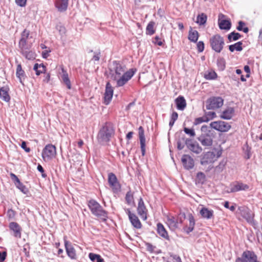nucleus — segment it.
<instances>
[{
    "label": "nucleus",
    "mask_w": 262,
    "mask_h": 262,
    "mask_svg": "<svg viewBox=\"0 0 262 262\" xmlns=\"http://www.w3.org/2000/svg\"><path fill=\"white\" fill-rule=\"evenodd\" d=\"M217 74L214 71H211L205 74L204 78L206 80H214L217 78Z\"/></svg>",
    "instance_id": "51"
},
{
    "label": "nucleus",
    "mask_w": 262,
    "mask_h": 262,
    "mask_svg": "<svg viewBox=\"0 0 262 262\" xmlns=\"http://www.w3.org/2000/svg\"><path fill=\"white\" fill-rule=\"evenodd\" d=\"M109 185L112 188L113 191L114 193H118L121 190V185L119 182L114 183L113 184L111 183L109 184Z\"/></svg>",
    "instance_id": "52"
},
{
    "label": "nucleus",
    "mask_w": 262,
    "mask_h": 262,
    "mask_svg": "<svg viewBox=\"0 0 262 262\" xmlns=\"http://www.w3.org/2000/svg\"><path fill=\"white\" fill-rule=\"evenodd\" d=\"M196 46L198 52L201 53L204 50V43L203 41L198 42Z\"/></svg>",
    "instance_id": "59"
},
{
    "label": "nucleus",
    "mask_w": 262,
    "mask_h": 262,
    "mask_svg": "<svg viewBox=\"0 0 262 262\" xmlns=\"http://www.w3.org/2000/svg\"><path fill=\"white\" fill-rule=\"evenodd\" d=\"M205 115L204 116L206 117L209 119V121L213 119L216 117V114L214 112H205Z\"/></svg>",
    "instance_id": "60"
},
{
    "label": "nucleus",
    "mask_w": 262,
    "mask_h": 262,
    "mask_svg": "<svg viewBox=\"0 0 262 262\" xmlns=\"http://www.w3.org/2000/svg\"><path fill=\"white\" fill-rule=\"evenodd\" d=\"M124 210L128 215L129 220L132 226L136 229L141 228L142 224L138 216L135 214L132 213L128 208H125Z\"/></svg>",
    "instance_id": "15"
},
{
    "label": "nucleus",
    "mask_w": 262,
    "mask_h": 262,
    "mask_svg": "<svg viewBox=\"0 0 262 262\" xmlns=\"http://www.w3.org/2000/svg\"><path fill=\"white\" fill-rule=\"evenodd\" d=\"M115 134V130L111 123L106 122L99 130L98 135V142L101 144H104L110 141L112 137Z\"/></svg>",
    "instance_id": "1"
},
{
    "label": "nucleus",
    "mask_w": 262,
    "mask_h": 262,
    "mask_svg": "<svg viewBox=\"0 0 262 262\" xmlns=\"http://www.w3.org/2000/svg\"><path fill=\"white\" fill-rule=\"evenodd\" d=\"M69 0H56L55 7L60 12H65L68 7Z\"/></svg>",
    "instance_id": "24"
},
{
    "label": "nucleus",
    "mask_w": 262,
    "mask_h": 262,
    "mask_svg": "<svg viewBox=\"0 0 262 262\" xmlns=\"http://www.w3.org/2000/svg\"><path fill=\"white\" fill-rule=\"evenodd\" d=\"M242 41H238L234 44L229 46V50L230 52H233L234 51H241L243 50Z\"/></svg>",
    "instance_id": "39"
},
{
    "label": "nucleus",
    "mask_w": 262,
    "mask_h": 262,
    "mask_svg": "<svg viewBox=\"0 0 262 262\" xmlns=\"http://www.w3.org/2000/svg\"><path fill=\"white\" fill-rule=\"evenodd\" d=\"M10 176L11 180L14 182L15 185L17 184L18 183L20 182V180L18 179L17 176L16 174H15L14 173H12V172L10 173Z\"/></svg>",
    "instance_id": "61"
},
{
    "label": "nucleus",
    "mask_w": 262,
    "mask_h": 262,
    "mask_svg": "<svg viewBox=\"0 0 262 262\" xmlns=\"http://www.w3.org/2000/svg\"><path fill=\"white\" fill-rule=\"evenodd\" d=\"M236 29L238 31H243L245 33H247L249 31V28L246 26V23L242 20H239L238 22Z\"/></svg>",
    "instance_id": "43"
},
{
    "label": "nucleus",
    "mask_w": 262,
    "mask_h": 262,
    "mask_svg": "<svg viewBox=\"0 0 262 262\" xmlns=\"http://www.w3.org/2000/svg\"><path fill=\"white\" fill-rule=\"evenodd\" d=\"M21 54L25 57L27 59L30 60H33L36 58V54L35 51L30 50L31 48L30 46H27L24 47H19Z\"/></svg>",
    "instance_id": "18"
},
{
    "label": "nucleus",
    "mask_w": 262,
    "mask_h": 262,
    "mask_svg": "<svg viewBox=\"0 0 262 262\" xmlns=\"http://www.w3.org/2000/svg\"><path fill=\"white\" fill-rule=\"evenodd\" d=\"M210 126L211 128H213L220 132H227L231 127L229 123L223 121L212 122L210 124Z\"/></svg>",
    "instance_id": "11"
},
{
    "label": "nucleus",
    "mask_w": 262,
    "mask_h": 262,
    "mask_svg": "<svg viewBox=\"0 0 262 262\" xmlns=\"http://www.w3.org/2000/svg\"><path fill=\"white\" fill-rule=\"evenodd\" d=\"M27 0H15L16 4L21 7L26 6Z\"/></svg>",
    "instance_id": "63"
},
{
    "label": "nucleus",
    "mask_w": 262,
    "mask_h": 262,
    "mask_svg": "<svg viewBox=\"0 0 262 262\" xmlns=\"http://www.w3.org/2000/svg\"><path fill=\"white\" fill-rule=\"evenodd\" d=\"M217 66L221 71H224L226 68V61L223 57H219L216 61Z\"/></svg>",
    "instance_id": "46"
},
{
    "label": "nucleus",
    "mask_w": 262,
    "mask_h": 262,
    "mask_svg": "<svg viewBox=\"0 0 262 262\" xmlns=\"http://www.w3.org/2000/svg\"><path fill=\"white\" fill-rule=\"evenodd\" d=\"M117 182H118V181L117 177L114 173L110 172L108 174V184L112 183L113 184L114 183H116Z\"/></svg>",
    "instance_id": "53"
},
{
    "label": "nucleus",
    "mask_w": 262,
    "mask_h": 262,
    "mask_svg": "<svg viewBox=\"0 0 262 262\" xmlns=\"http://www.w3.org/2000/svg\"><path fill=\"white\" fill-rule=\"evenodd\" d=\"M218 25L221 30H229L231 27V23L230 19L218 20Z\"/></svg>",
    "instance_id": "33"
},
{
    "label": "nucleus",
    "mask_w": 262,
    "mask_h": 262,
    "mask_svg": "<svg viewBox=\"0 0 262 262\" xmlns=\"http://www.w3.org/2000/svg\"><path fill=\"white\" fill-rule=\"evenodd\" d=\"M139 137L141 146L142 156H144L145 154V138L144 136V130L142 126H140L138 128Z\"/></svg>",
    "instance_id": "22"
},
{
    "label": "nucleus",
    "mask_w": 262,
    "mask_h": 262,
    "mask_svg": "<svg viewBox=\"0 0 262 262\" xmlns=\"http://www.w3.org/2000/svg\"><path fill=\"white\" fill-rule=\"evenodd\" d=\"M222 154V149L215 147L211 150L203 152L200 157V163L203 166L213 163L221 156Z\"/></svg>",
    "instance_id": "2"
},
{
    "label": "nucleus",
    "mask_w": 262,
    "mask_h": 262,
    "mask_svg": "<svg viewBox=\"0 0 262 262\" xmlns=\"http://www.w3.org/2000/svg\"><path fill=\"white\" fill-rule=\"evenodd\" d=\"M126 67L121 61L114 60L112 61L111 67L109 68L110 74L113 73L115 75L120 76L122 73H124Z\"/></svg>",
    "instance_id": "10"
},
{
    "label": "nucleus",
    "mask_w": 262,
    "mask_h": 262,
    "mask_svg": "<svg viewBox=\"0 0 262 262\" xmlns=\"http://www.w3.org/2000/svg\"><path fill=\"white\" fill-rule=\"evenodd\" d=\"M145 246L146 248V250L149 252L152 253H155L156 254H159L161 253V251L159 250V251H157L156 252L154 251L155 249L156 248V246H153L151 244L149 243H145Z\"/></svg>",
    "instance_id": "47"
},
{
    "label": "nucleus",
    "mask_w": 262,
    "mask_h": 262,
    "mask_svg": "<svg viewBox=\"0 0 262 262\" xmlns=\"http://www.w3.org/2000/svg\"><path fill=\"white\" fill-rule=\"evenodd\" d=\"M136 71V69L132 68L124 72L118 79L117 76L114 73L112 74L111 77L113 80L116 81V87H121L124 85L134 76Z\"/></svg>",
    "instance_id": "4"
},
{
    "label": "nucleus",
    "mask_w": 262,
    "mask_h": 262,
    "mask_svg": "<svg viewBox=\"0 0 262 262\" xmlns=\"http://www.w3.org/2000/svg\"><path fill=\"white\" fill-rule=\"evenodd\" d=\"M209 121V119L205 116H203L201 117H198L195 119L194 121L193 122L194 125H199L203 122H207Z\"/></svg>",
    "instance_id": "50"
},
{
    "label": "nucleus",
    "mask_w": 262,
    "mask_h": 262,
    "mask_svg": "<svg viewBox=\"0 0 262 262\" xmlns=\"http://www.w3.org/2000/svg\"><path fill=\"white\" fill-rule=\"evenodd\" d=\"M241 216L250 225L255 229L257 225V222L254 220V213L248 207H240L238 208Z\"/></svg>",
    "instance_id": "7"
},
{
    "label": "nucleus",
    "mask_w": 262,
    "mask_h": 262,
    "mask_svg": "<svg viewBox=\"0 0 262 262\" xmlns=\"http://www.w3.org/2000/svg\"><path fill=\"white\" fill-rule=\"evenodd\" d=\"M187 147L188 149L196 154H200L203 150L199 144L196 141H194L192 139H191V141L189 142Z\"/></svg>",
    "instance_id": "25"
},
{
    "label": "nucleus",
    "mask_w": 262,
    "mask_h": 262,
    "mask_svg": "<svg viewBox=\"0 0 262 262\" xmlns=\"http://www.w3.org/2000/svg\"><path fill=\"white\" fill-rule=\"evenodd\" d=\"M29 249L30 246L29 244L28 243L26 244L23 246V251L25 253V256L27 257H29L30 256Z\"/></svg>",
    "instance_id": "57"
},
{
    "label": "nucleus",
    "mask_w": 262,
    "mask_h": 262,
    "mask_svg": "<svg viewBox=\"0 0 262 262\" xmlns=\"http://www.w3.org/2000/svg\"><path fill=\"white\" fill-rule=\"evenodd\" d=\"M184 133L190 136V137H194L195 135V133L193 128H189L188 127H184Z\"/></svg>",
    "instance_id": "54"
},
{
    "label": "nucleus",
    "mask_w": 262,
    "mask_h": 262,
    "mask_svg": "<svg viewBox=\"0 0 262 262\" xmlns=\"http://www.w3.org/2000/svg\"><path fill=\"white\" fill-rule=\"evenodd\" d=\"M138 214L143 220L147 219V209L142 198H140L137 207Z\"/></svg>",
    "instance_id": "21"
},
{
    "label": "nucleus",
    "mask_w": 262,
    "mask_h": 262,
    "mask_svg": "<svg viewBox=\"0 0 262 262\" xmlns=\"http://www.w3.org/2000/svg\"><path fill=\"white\" fill-rule=\"evenodd\" d=\"M9 91V88L8 86L0 87V98L6 102L10 100Z\"/></svg>",
    "instance_id": "29"
},
{
    "label": "nucleus",
    "mask_w": 262,
    "mask_h": 262,
    "mask_svg": "<svg viewBox=\"0 0 262 262\" xmlns=\"http://www.w3.org/2000/svg\"><path fill=\"white\" fill-rule=\"evenodd\" d=\"M207 18V15L205 13H202L197 16L196 23L201 26L204 25L206 23Z\"/></svg>",
    "instance_id": "44"
},
{
    "label": "nucleus",
    "mask_w": 262,
    "mask_h": 262,
    "mask_svg": "<svg viewBox=\"0 0 262 262\" xmlns=\"http://www.w3.org/2000/svg\"><path fill=\"white\" fill-rule=\"evenodd\" d=\"M227 161V160L226 159H222L219 163V165L215 167V170L219 172L222 171L226 165Z\"/></svg>",
    "instance_id": "48"
},
{
    "label": "nucleus",
    "mask_w": 262,
    "mask_h": 262,
    "mask_svg": "<svg viewBox=\"0 0 262 262\" xmlns=\"http://www.w3.org/2000/svg\"><path fill=\"white\" fill-rule=\"evenodd\" d=\"M9 228L10 231L13 232L12 235L18 238L21 237V227L19 225L15 222H10L9 224Z\"/></svg>",
    "instance_id": "20"
},
{
    "label": "nucleus",
    "mask_w": 262,
    "mask_h": 262,
    "mask_svg": "<svg viewBox=\"0 0 262 262\" xmlns=\"http://www.w3.org/2000/svg\"><path fill=\"white\" fill-rule=\"evenodd\" d=\"M20 146L26 152H29L31 150L30 148L27 147V142L25 141H22Z\"/></svg>",
    "instance_id": "62"
},
{
    "label": "nucleus",
    "mask_w": 262,
    "mask_h": 262,
    "mask_svg": "<svg viewBox=\"0 0 262 262\" xmlns=\"http://www.w3.org/2000/svg\"><path fill=\"white\" fill-rule=\"evenodd\" d=\"M56 155V149L55 146L51 144H48L43 148L41 156L43 160L46 161L51 160L55 157Z\"/></svg>",
    "instance_id": "9"
},
{
    "label": "nucleus",
    "mask_w": 262,
    "mask_h": 262,
    "mask_svg": "<svg viewBox=\"0 0 262 262\" xmlns=\"http://www.w3.org/2000/svg\"><path fill=\"white\" fill-rule=\"evenodd\" d=\"M189 220V226H185L183 227V230L187 234H189L191 232L194 227L195 224L194 218L192 213H189L188 215Z\"/></svg>",
    "instance_id": "23"
},
{
    "label": "nucleus",
    "mask_w": 262,
    "mask_h": 262,
    "mask_svg": "<svg viewBox=\"0 0 262 262\" xmlns=\"http://www.w3.org/2000/svg\"><path fill=\"white\" fill-rule=\"evenodd\" d=\"M125 200L127 205H135V201L134 199V193L132 192L130 189L125 194Z\"/></svg>",
    "instance_id": "40"
},
{
    "label": "nucleus",
    "mask_w": 262,
    "mask_h": 262,
    "mask_svg": "<svg viewBox=\"0 0 262 262\" xmlns=\"http://www.w3.org/2000/svg\"><path fill=\"white\" fill-rule=\"evenodd\" d=\"M61 71L62 72L61 78L62 82L66 85L67 88L69 90L71 89L72 85L71 83V81L69 78V75L67 71L64 69L63 67H61Z\"/></svg>",
    "instance_id": "30"
},
{
    "label": "nucleus",
    "mask_w": 262,
    "mask_h": 262,
    "mask_svg": "<svg viewBox=\"0 0 262 262\" xmlns=\"http://www.w3.org/2000/svg\"><path fill=\"white\" fill-rule=\"evenodd\" d=\"M199 37V34L198 31L193 30L191 27H190V30L189 31V34L188 38V39L193 42L196 43L198 40Z\"/></svg>",
    "instance_id": "36"
},
{
    "label": "nucleus",
    "mask_w": 262,
    "mask_h": 262,
    "mask_svg": "<svg viewBox=\"0 0 262 262\" xmlns=\"http://www.w3.org/2000/svg\"><path fill=\"white\" fill-rule=\"evenodd\" d=\"M114 94V88L111 85L110 81H107L105 85V92L104 94L103 99L104 103L108 105L110 103Z\"/></svg>",
    "instance_id": "14"
},
{
    "label": "nucleus",
    "mask_w": 262,
    "mask_h": 262,
    "mask_svg": "<svg viewBox=\"0 0 262 262\" xmlns=\"http://www.w3.org/2000/svg\"><path fill=\"white\" fill-rule=\"evenodd\" d=\"M33 70L35 71L36 75L39 76L42 73L46 74V67L42 63L40 64L36 63L34 65Z\"/></svg>",
    "instance_id": "35"
},
{
    "label": "nucleus",
    "mask_w": 262,
    "mask_h": 262,
    "mask_svg": "<svg viewBox=\"0 0 262 262\" xmlns=\"http://www.w3.org/2000/svg\"><path fill=\"white\" fill-rule=\"evenodd\" d=\"M181 161L184 168L186 170H190L194 166V162L193 159L189 155H183Z\"/></svg>",
    "instance_id": "19"
},
{
    "label": "nucleus",
    "mask_w": 262,
    "mask_h": 262,
    "mask_svg": "<svg viewBox=\"0 0 262 262\" xmlns=\"http://www.w3.org/2000/svg\"><path fill=\"white\" fill-rule=\"evenodd\" d=\"M209 43L213 51L220 53L223 49L225 45L224 37L219 34L213 35L209 39Z\"/></svg>",
    "instance_id": "5"
},
{
    "label": "nucleus",
    "mask_w": 262,
    "mask_h": 262,
    "mask_svg": "<svg viewBox=\"0 0 262 262\" xmlns=\"http://www.w3.org/2000/svg\"><path fill=\"white\" fill-rule=\"evenodd\" d=\"M177 108L180 111H183L186 107V101L185 98L181 95L179 96L174 100Z\"/></svg>",
    "instance_id": "27"
},
{
    "label": "nucleus",
    "mask_w": 262,
    "mask_h": 262,
    "mask_svg": "<svg viewBox=\"0 0 262 262\" xmlns=\"http://www.w3.org/2000/svg\"><path fill=\"white\" fill-rule=\"evenodd\" d=\"M88 256L93 262H104V259L98 254L91 252L89 254Z\"/></svg>",
    "instance_id": "38"
},
{
    "label": "nucleus",
    "mask_w": 262,
    "mask_h": 262,
    "mask_svg": "<svg viewBox=\"0 0 262 262\" xmlns=\"http://www.w3.org/2000/svg\"><path fill=\"white\" fill-rule=\"evenodd\" d=\"M16 76L18 79L19 81L23 84V81L26 78L24 70H23L21 64H18L16 68Z\"/></svg>",
    "instance_id": "32"
},
{
    "label": "nucleus",
    "mask_w": 262,
    "mask_h": 262,
    "mask_svg": "<svg viewBox=\"0 0 262 262\" xmlns=\"http://www.w3.org/2000/svg\"><path fill=\"white\" fill-rule=\"evenodd\" d=\"M231 188L228 193H234L240 191H247L249 189V186L241 181H235L230 184Z\"/></svg>",
    "instance_id": "13"
},
{
    "label": "nucleus",
    "mask_w": 262,
    "mask_h": 262,
    "mask_svg": "<svg viewBox=\"0 0 262 262\" xmlns=\"http://www.w3.org/2000/svg\"><path fill=\"white\" fill-rule=\"evenodd\" d=\"M224 101V99L221 97H211L206 100V109L210 110L219 108L223 105Z\"/></svg>",
    "instance_id": "8"
},
{
    "label": "nucleus",
    "mask_w": 262,
    "mask_h": 262,
    "mask_svg": "<svg viewBox=\"0 0 262 262\" xmlns=\"http://www.w3.org/2000/svg\"><path fill=\"white\" fill-rule=\"evenodd\" d=\"M88 206L92 213L106 221L107 218V212L103 209L101 205L95 200L91 199L88 201Z\"/></svg>",
    "instance_id": "3"
},
{
    "label": "nucleus",
    "mask_w": 262,
    "mask_h": 262,
    "mask_svg": "<svg viewBox=\"0 0 262 262\" xmlns=\"http://www.w3.org/2000/svg\"><path fill=\"white\" fill-rule=\"evenodd\" d=\"M167 223L170 227L178 228L179 223L178 220L173 216H168L167 218Z\"/></svg>",
    "instance_id": "37"
},
{
    "label": "nucleus",
    "mask_w": 262,
    "mask_h": 262,
    "mask_svg": "<svg viewBox=\"0 0 262 262\" xmlns=\"http://www.w3.org/2000/svg\"><path fill=\"white\" fill-rule=\"evenodd\" d=\"M67 237L64 236L63 237L64 244L65 249L67 254V255L71 259H76L77 255L76 250L74 249L72 243L69 241L67 240Z\"/></svg>",
    "instance_id": "16"
},
{
    "label": "nucleus",
    "mask_w": 262,
    "mask_h": 262,
    "mask_svg": "<svg viewBox=\"0 0 262 262\" xmlns=\"http://www.w3.org/2000/svg\"><path fill=\"white\" fill-rule=\"evenodd\" d=\"M176 140L177 142V147L179 150L183 149L185 146L187 147L189 142L191 141L190 138H187L182 132L176 133Z\"/></svg>",
    "instance_id": "12"
},
{
    "label": "nucleus",
    "mask_w": 262,
    "mask_h": 262,
    "mask_svg": "<svg viewBox=\"0 0 262 262\" xmlns=\"http://www.w3.org/2000/svg\"><path fill=\"white\" fill-rule=\"evenodd\" d=\"M197 139L203 146L210 147L213 144V138L209 133H202Z\"/></svg>",
    "instance_id": "17"
},
{
    "label": "nucleus",
    "mask_w": 262,
    "mask_h": 262,
    "mask_svg": "<svg viewBox=\"0 0 262 262\" xmlns=\"http://www.w3.org/2000/svg\"><path fill=\"white\" fill-rule=\"evenodd\" d=\"M234 108L233 107H228L223 111L220 115V118L224 120H230L234 114Z\"/></svg>",
    "instance_id": "28"
},
{
    "label": "nucleus",
    "mask_w": 262,
    "mask_h": 262,
    "mask_svg": "<svg viewBox=\"0 0 262 262\" xmlns=\"http://www.w3.org/2000/svg\"><path fill=\"white\" fill-rule=\"evenodd\" d=\"M200 213L203 218L209 220L213 216V210L206 207H203L200 210Z\"/></svg>",
    "instance_id": "34"
},
{
    "label": "nucleus",
    "mask_w": 262,
    "mask_h": 262,
    "mask_svg": "<svg viewBox=\"0 0 262 262\" xmlns=\"http://www.w3.org/2000/svg\"><path fill=\"white\" fill-rule=\"evenodd\" d=\"M241 37L242 35L240 33L236 32L235 31H233L228 35L227 38L229 40V42H230L238 40L241 38Z\"/></svg>",
    "instance_id": "41"
},
{
    "label": "nucleus",
    "mask_w": 262,
    "mask_h": 262,
    "mask_svg": "<svg viewBox=\"0 0 262 262\" xmlns=\"http://www.w3.org/2000/svg\"><path fill=\"white\" fill-rule=\"evenodd\" d=\"M157 232L163 238L169 241V237L168 236V234L167 231L165 229V227L163 225V224L161 223H158L157 224Z\"/></svg>",
    "instance_id": "31"
},
{
    "label": "nucleus",
    "mask_w": 262,
    "mask_h": 262,
    "mask_svg": "<svg viewBox=\"0 0 262 262\" xmlns=\"http://www.w3.org/2000/svg\"><path fill=\"white\" fill-rule=\"evenodd\" d=\"M17 188H18L24 194H27L29 192L28 189L21 182H19L17 184L15 185Z\"/></svg>",
    "instance_id": "49"
},
{
    "label": "nucleus",
    "mask_w": 262,
    "mask_h": 262,
    "mask_svg": "<svg viewBox=\"0 0 262 262\" xmlns=\"http://www.w3.org/2000/svg\"><path fill=\"white\" fill-rule=\"evenodd\" d=\"M206 176L203 172H198L196 176L195 184H204L206 182Z\"/></svg>",
    "instance_id": "42"
},
{
    "label": "nucleus",
    "mask_w": 262,
    "mask_h": 262,
    "mask_svg": "<svg viewBox=\"0 0 262 262\" xmlns=\"http://www.w3.org/2000/svg\"><path fill=\"white\" fill-rule=\"evenodd\" d=\"M235 262H262L258 256L252 250H246L244 251L240 257H237Z\"/></svg>",
    "instance_id": "6"
},
{
    "label": "nucleus",
    "mask_w": 262,
    "mask_h": 262,
    "mask_svg": "<svg viewBox=\"0 0 262 262\" xmlns=\"http://www.w3.org/2000/svg\"><path fill=\"white\" fill-rule=\"evenodd\" d=\"M230 203L228 201H225L224 203V206L225 208L229 209L230 211L233 212L235 210V205H232L231 206H229Z\"/></svg>",
    "instance_id": "58"
},
{
    "label": "nucleus",
    "mask_w": 262,
    "mask_h": 262,
    "mask_svg": "<svg viewBox=\"0 0 262 262\" xmlns=\"http://www.w3.org/2000/svg\"><path fill=\"white\" fill-rule=\"evenodd\" d=\"M164 40L163 41L161 40V38L159 37V36H156L153 39L152 42L154 44L158 45L159 46H162L163 45V42Z\"/></svg>",
    "instance_id": "56"
},
{
    "label": "nucleus",
    "mask_w": 262,
    "mask_h": 262,
    "mask_svg": "<svg viewBox=\"0 0 262 262\" xmlns=\"http://www.w3.org/2000/svg\"><path fill=\"white\" fill-rule=\"evenodd\" d=\"M16 215V212L12 209H9L7 212V216L9 220H13Z\"/></svg>",
    "instance_id": "55"
},
{
    "label": "nucleus",
    "mask_w": 262,
    "mask_h": 262,
    "mask_svg": "<svg viewBox=\"0 0 262 262\" xmlns=\"http://www.w3.org/2000/svg\"><path fill=\"white\" fill-rule=\"evenodd\" d=\"M7 252L6 251H0V262H3L6 258Z\"/></svg>",
    "instance_id": "64"
},
{
    "label": "nucleus",
    "mask_w": 262,
    "mask_h": 262,
    "mask_svg": "<svg viewBox=\"0 0 262 262\" xmlns=\"http://www.w3.org/2000/svg\"><path fill=\"white\" fill-rule=\"evenodd\" d=\"M30 31L27 29H24L21 33V37L18 42L19 47H24L28 46L27 44V39L29 37Z\"/></svg>",
    "instance_id": "26"
},
{
    "label": "nucleus",
    "mask_w": 262,
    "mask_h": 262,
    "mask_svg": "<svg viewBox=\"0 0 262 262\" xmlns=\"http://www.w3.org/2000/svg\"><path fill=\"white\" fill-rule=\"evenodd\" d=\"M155 23L153 21H150L147 24L146 28V34L148 35H152L155 33V30L154 28Z\"/></svg>",
    "instance_id": "45"
}]
</instances>
